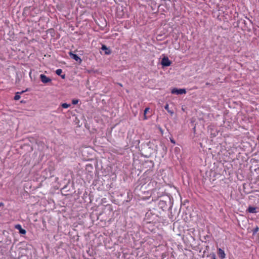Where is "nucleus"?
<instances>
[{
    "label": "nucleus",
    "mask_w": 259,
    "mask_h": 259,
    "mask_svg": "<svg viewBox=\"0 0 259 259\" xmlns=\"http://www.w3.org/2000/svg\"><path fill=\"white\" fill-rule=\"evenodd\" d=\"M212 259H216L215 255L214 254L212 255Z\"/></svg>",
    "instance_id": "15"
},
{
    "label": "nucleus",
    "mask_w": 259,
    "mask_h": 259,
    "mask_svg": "<svg viewBox=\"0 0 259 259\" xmlns=\"http://www.w3.org/2000/svg\"><path fill=\"white\" fill-rule=\"evenodd\" d=\"M170 141H171V143H172L174 144H175V141L173 139H170Z\"/></svg>",
    "instance_id": "16"
},
{
    "label": "nucleus",
    "mask_w": 259,
    "mask_h": 259,
    "mask_svg": "<svg viewBox=\"0 0 259 259\" xmlns=\"http://www.w3.org/2000/svg\"><path fill=\"white\" fill-rule=\"evenodd\" d=\"M28 91V89H27L25 91H22V92H17L16 93V95L14 97V100H18L20 99L21 97H20V94H22L26 91Z\"/></svg>",
    "instance_id": "7"
},
{
    "label": "nucleus",
    "mask_w": 259,
    "mask_h": 259,
    "mask_svg": "<svg viewBox=\"0 0 259 259\" xmlns=\"http://www.w3.org/2000/svg\"><path fill=\"white\" fill-rule=\"evenodd\" d=\"M164 108L165 110H167V111L172 116L174 114V112L169 109V105L168 104H166Z\"/></svg>",
    "instance_id": "10"
},
{
    "label": "nucleus",
    "mask_w": 259,
    "mask_h": 259,
    "mask_svg": "<svg viewBox=\"0 0 259 259\" xmlns=\"http://www.w3.org/2000/svg\"><path fill=\"white\" fill-rule=\"evenodd\" d=\"M161 64L163 67H167L170 65L171 62L167 57H164L162 59Z\"/></svg>",
    "instance_id": "2"
},
{
    "label": "nucleus",
    "mask_w": 259,
    "mask_h": 259,
    "mask_svg": "<svg viewBox=\"0 0 259 259\" xmlns=\"http://www.w3.org/2000/svg\"><path fill=\"white\" fill-rule=\"evenodd\" d=\"M60 76H61V77H62V78H65V74H64V75H60Z\"/></svg>",
    "instance_id": "17"
},
{
    "label": "nucleus",
    "mask_w": 259,
    "mask_h": 259,
    "mask_svg": "<svg viewBox=\"0 0 259 259\" xmlns=\"http://www.w3.org/2000/svg\"><path fill=\"white\" fill-rule=\"evenodd\" d=\"M256 207H255L249 206L247 210H248V211L250 213H256Z\"/></svg>",
    "instance_id": "9"
},
{
    "label": "nucleus",
    "mask_w": 259,
    "mask_h": 259,
    "mask_svg": "<svg viewBox=\"0 0 259 259\" xmlns=\"http://www.w3.org/2000/svg\"><path fill=\"white\" fill-rule=\"evenodd\" d=\"M40 79L44 83H47L51 82V79L43 74L40 75Z\"/></svg>",
    "instance_id": "3"
},
{
    "label": "nucleus",
    "mask_w": 259,
    "mask_h": 259,
    "mask_svg": "<svg viewBox=\"0 0 259 259\" xmlns=\"http://www.w3.org/2000/svg\"><path fill=\"white\" fill-rule=\"evenodd\" d=\"M149 110V108H146L145 110H144V115H146V114L147 113V112ZM145 119H146V116H145Z\"/></svg>",
    "instance_id": "13"
},
{
    "label": "nucleus",
    "mask_w": 259,
    "mask_h": 259,
    "mask_svg": "<svg viewBox=\"0 0 259 259\" xmlns=\"http://www.w3.org/2000/svg\"><path fill=\"white\" fill-rule=\"evenodd\" d=\"M15 228L17 230H19V233L20 234H23L24 235V234H25L26 233V230L23 229H22L21 226L20 225H19V224L16 225L15 226Z\"/></svg>",
    "instance_id": "6"
},
{
    "label": "nucleus",
    "mask_w": 259,
    "mask_h": 259,
    "mask_svg": "<svg viewBox=\"0 0 259 259\" xmlns=\"http://www.w3.org/2000/svg\"><path fill=\"white\" fill-rule=\"evenodd\" d=\"M62 73V70L61 69H58L56 70V73L58 75H61V73Z\"/></svg>",
    "instance_id": "11"
},
{
    "label": "nucleus",
    "mask_w": 259,
    "mask_h": 259,
    "mask_svg": "<svg viewBox=\"0 0 259 259\" xmlns=\"http://www.w3.org/2000/svg\"><path fill=\"white\" fill-rule=\"evenodd\" d=\"M171 93L173 94L182 95V94H186V91L185 89H178L177 88H174L171 90Z\"/></svg>",
    "instance_id": "1"
},
{
    "label": "nucleus",
    "mask_w": 259,
    "mask_h": 259,
    "mask_svg": "<svg viewBox=\"0 0 259 259\" xmlns=\"http://www.w3.org/2000/svg\"><path fill=\"white\" fill-rule=\"evenodd\" d=\"M102 50L105 51V54L106 55H109L111 53L110 49L108 48L105 45H102Z\"/></svg>",
    "instance_id": "8"
},
{
    "label": "nucleus",
    "mask_w": 259,
    "mask_h": 259,
    "mask_svg": "<svg viewBox=\"0 0 259 259\" xmlns=\"http://www.w3.org/2000/svg\"><path fill=\"white\" fill-rule=\"evenodd\" d=\"M3 205V203H2V202L0 203V206Z\"/></svg>",
    "instance_id": "18"
},
{
    "label": "nucleus",
    "mask_w": 259,
    "mask_h": 259,
    "mask_svg": "<svg viewBox=\"0 0 259 259\" xmlns=\"http://www.w3.org/2000/svg\"><path fill=\"white\" fill-rule=\"evenodd\" d=\"M218 254L220 259H224L226 257V253L221 248L218 249Z\"/></svg>",
    "instance_id": "5"
},
{
    "label": "nucleus",
    "mask_w": 259,
    "mask_h": 259,
    "mask_svg": "<svg viewBox=\"0 0 259 259\" xmlns=\"http://www.w3.org/2000/svg\"><path fill=\"white\" fill-rule=\"evenodd\" d=\"M68 54L72 59L75 60L79 63H81L82 60L77 55L73 54L72 52H69Z\"/></svg>",
    "instance_id": "4"
},
{
    "label": "nucleus",
    "mask_w": 259,
    "mask_h": 259,
    "mask_svg": "<svg viewBox=\"0 0 259 259\" xmlns=\"http://www.w3.org/2000/svg\"><path fill=\"white\" fill-rule=\"evenodd\" d=\"M70 106V104H67V103H63L62 104V107L63 108H67Z\"/></svg>",
    "instance_id": "12"
},
{
    "label": "nucleus",
    "mask_w": 259,
    "mask_h": 259,
    "mask_svg": "<svg viewBox=\"0 0 259 259\" xmlns=\"http://www.w3.org/2000/svg\"><path fill=\"white\" fill-rule=\"evenodd\" d=\"M78 100H73L72 101V103L73 104V105H76L78 103Z\"/></svg>",
    "instance_id": "14"
}]
</instances>
